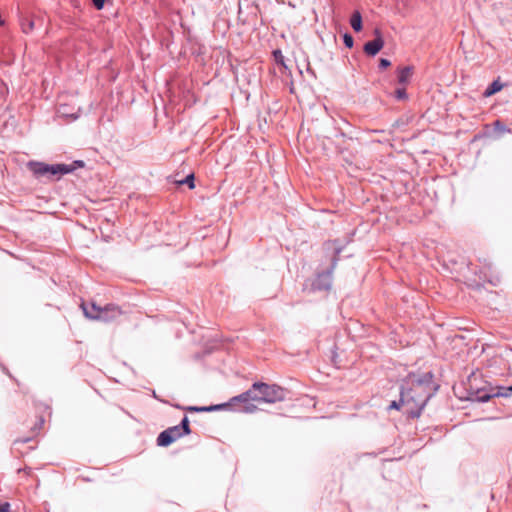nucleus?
<instances>
[{"label":"nucleus","instance_id":"nucleus-23","mask_svg":"<svg viewBox=\"0 0 512 512\" xmlns=\"http://www.w3.org/2000/svg\"><path fill=\"white\" fill-rule=\"evenodd\" d=\"M0 512H11L10 511V504L8 502L1 503L0 504Z\"/></svg>","mask_w":512,"mask_h":512},{"label":"nucleus","instance_id":"nucleus-8","mask_svg":"<svg viewBox=\"0 0 512 512\" xmlns=\"http://www.w3.org/2000/svg\"><path fill=\"white\" fill-rule=\"evenodd\" d=\"M251 400L252 401L261 402L259 391H258L257 388H254V384L246 392H244V393H242V394H240L238 396L233 397L231 399V402L232 403H236V402L247 403V402H249Z\"/></svg>","mask_w":512,"mask_h":512},{"label":"nucleus","instance_id":"nucleus-5","mask_svg":"<svg viewBox=\"0 0 512 512\" xmlns=\"http://www.w3.org/2000/svg\"><path fill=\"white\" fill-rule=\"evenodd\" d=\"M254 388L258 389L261 402L275 403L285 399V390L276 384L255 382Z\"/></svg>","mask_w":512,"mask_h":512},{"label":"nucleus","instance_id":"nucleus-21","mask_svg":"<svg viewBox=\"0 0 512 512\" xmlns=\"http://www.w3.org/2000/svg\"><path fill=\"white\" fill-rule=\"evenodd\" d=\"M93 5L98 9H102L105 3V0H92Z\"/></svg>","mask_w":512,"mask_h":512},{"label":"nucleus","instance_id":"nucleus-18","mask_svg":"<svg viewBox=\"0 0 512 512\" xmlns=\"http://www.w3.org/2000/svg\"><path fill=\"white\" fill-rule=\"evenodd\" d=\"M181 184H188L190 189L194 188V175L190 174L188 175L183 181L180 182Z\"/></svg>","mask_w":512,"mask_h":512},{"label":"nucleus","instance_id":"nucleus-3","mask_svg":"<svg viewBox=\"0 0 512 512\" xmlns=\"http://www.w3.org/2000/svg\"><path fill=\"white\" fill-rule=\"evenodd\" d=\"M345 244L339 240H330L323 244V249L327 255L332 256L331 267L328 271L317 275L313 282V288L315 290H328L332 285V273L335 269L338 256L343 251Z\"/></svg>","mask_w":512,"mask_h":512},{"label":"nucleus","instance_id":"nucleus-13","mask_svg":"<svg viewBox=\"0 0 512 512\" xmlns=\"http://www.w3.org/2000/svg\"><path fill=\"white\" fill-rule=\"evenodd\" d=\"M512 394V386L509 387H499L497 392L494 393L497 397H509Z\"/></svg>","mask_w":512,"mask_h":512},{"label":"nucleus","instance_id":"nucleus-22","mask_svg":"<svg viewBox=\"0 0 512 512\" xmlns=\"http://www.w3.org/2000/svg\"><path fill=\"white\" fill-rule=\"evenodd\" d=\"M401 406L405 407L401 401H392L391 404L389 405V408L390 409H399Z\"/></svg>","mask_w":512,"mask_h":512},{"label":"nucleus","instance_id":"nucleus-20","mask_svg":"<svg viewBox=\"0 0 512 512\" xmlns=\"http://www.w3.org/2000/svg\"><path fill=\"white\" fill-rule=\"evenodd\" d=\"M390 65H391V63H390V61H389V60H387V59H385V58L380 59L379 67H380L381 69H385V68L389 67Z\"/></svg>","mask_w":512,"mask_h":512},{"label":"nucleus","instance_id":"nucleus-16","mask_svg":"<svg viewBox=\"0 0 512 512\" xmlns=\"http://www.w3.org/2000/svg\"><path fill=\"white\" fill-rule=\"evenodd\" d=\"M395 97L398 100H405L407 98V93L404 87L398 88L395 91Z\"/></svg>","mask_w":512,"mask_h":512},{"label":"nucleus","instance_id":"nucleus-19","mask_svg":"<svg viewBox=\"0 0 512 512\" xmlns=\"http://www.w3.org/2000/svg\"><path fill=\"white\" fill-rule=\"evenodd\" d=\"M256 410V406L253 404H246L241 411L246 413H253Z\"/></svg>","mask_w":512,"mask_h":512},{"label":"nucleus","instance_id":"nucleus-11","mask_svg":"<svg viewBox=\"0 0 512 512\" xmlns=\"http://www.w3.org/2000/svg\"><path fill=\"white\" fill-rule=\"evenodd\" d=\"M503 85L499 81H493L484 92L485 97H490L493 94L499 92Z\"/></svg>","mask_w":512,"mask_h":512},{"label":"nucleus","instance_id":"nucleus-12","mask_svg":"<svg viewBox=\"0 0 512 512\" xmlns=\"http://www.w3.org/2000/svg\"><path fill=\"white\" fill-rule=\"evenodd\" d=\"M228 405L229 404H220V405H214V406H210V407H200V408L190 407L189 410H192V411H216V410H220Z\"/></svg>","mask_w":512,"mask_h":512},{"label":"nucleus","instance_id":"nucleus-25","mask_svg":"<svg viewBox=\"0 0 512 512\" xmlns=\"http://www.w3.org/2000/svg\"><path fill=\"white\" fill-rule=\"evenodd\" d=\"M278 54L280 55V54H281V52H280V51H275V52H274V55H275L276 57H277V55H278Z\"/></svg>","mask_w":512,"mask_h":512},{"label":"nucleus","instance_id":"nucleus-9","mask_svg":"<svg viewBox=\"0 0 512 512\" xmlns=\"http://www.w3.org/2000/svg\"><path fill=\"white\" fill-rule=\"evenodd\" d=\"M412 75L413 69L410 66L399 69L397 75L398 83L405 86L407 83H409Z\"/></svg>","mask_w":512,"mask_h":512},{"label":"nucleus","instance_id":"nucleus-14","mask_svg":"<svg viewBox=\"0 0 512 512\" xmlns=\"http://www.w3.org/2000/svg\"><path fill=\"white\" fill-rule=\"evenodd\" d=\"M180 428H181V432H182V436L183 435H187L190 433V427H189V420H188V417L185 416L181 423H180Z\"/></svg>","mask_w":512,"mask_h":512},{"label":"nucleus","instance_id":"nucleus-24","mask_svg":"<svg viewBox=\"0 0 512 512\" xmlns=\"http://www.w3.org/2000/svg\"><path fill=\"white\" fill-rule=\"evenodd\" d=\"M33 26H34L33 22H30L29 25H28V29H25L24 31L27 33L28 30H32L33 29Z\"/></svg>","mask_w":512,"mask_h":512},{"label":"nucleus","instance_id":"nucleus-2","mask_svg":"<svg viewBox=\"0 0 512 512\" xmlns=\"http://www.w3.org/2000/svg\"><path fill=\"white\" fill-rule=\"evenodd\" d=\"M75 165L83 166L82 161H75L73 164H47L39 161H29L27 168L37 179L56 180L63 175L69 174L75 170Z\"/></svg>","mask_w":512,"mask_h":512},{"label":"nucleus","instance_id":"nucleus-17","mask_svg":"<svg viewBox=\"0 0 512 512\" xmlns=\"http://www.w3.org/2000/svg\"><path fill=\"white\" fill-rule=\"evenodd\" d=\"M343 41H344V44H345L346 47H348V48L353 47L354 40H353V37L350 34L346 33L343 36Z\"/></svg>","mask_w":512,"mask_h":512},{"label":"nucleus","instance_id":"nucleus-15","mask_svg":"<svg viewBox=\"0 0 512 512\" xmlns=\"http://www.w3.org/2000/svg\"><path fill=\"white\" fill-rule=\"evenodd\" d=\"M492 397H496V396L494 395V393H493V394H489V393H486V392H479V393H478V395H477V400H478L479 402H487V401H489Z\"/></svg>","mask_w":512,"mask_h":512},{"label":"nucleus","instance_id":"nucleus-10","mask_svg":"<svg viewBox=\"0 0 512 512\" xmlns=\"http://www.w3.org/2000/svg\"><path fill=\"white\" fill-rule=\"evenodd\" d=\"M350 25L355 32L362 30V16L359 11H354L350 18Z\"/></svg>","mask_w":512,"mask_h":512},{"label":"nucleus","instance_id":"nucleus-7","mask_svg":"<svg viewBox=\"0 0 512 512\" xmlns=\"http://www.w3.org/2000/svg\"><path fill=\"white\" fill-rule=\"evenodd\" d=\"M374 34L375 39L372 41H368L364 45V52L369 56H375L384 46V40L382 38L380 30L375 29Z\"/></svg>","mask_w":512,"mask_h":512},{"label":"nucleus","instance_id":"nucleus-1","mask_svg":"<svg viewBox=\"0 0 512 512\" xmlns=\"http://www.w3.org/2000/svg\"><path fill=\"white\" fill-rule=\"evenodd\" d=\"M433 383L430 372L421 375L409 374L400 392V401L406 413L419 417L427 401L432 396Z\"/></svg>","mask_w":512,"mask_h":512},{"label":"nucleus","instance_id":"nucleus-6","mask_svg":"<svg viewBox=\"0 0 512 512\" xmlns=\"http://www.w3.org/2000/svg\"><path fill=\"white\" fill-rule=\"evenodd\" d=\"M182 436L180 426H173L162 431L157 437V445L166 447Z\"/></svg>","mask_w":512,"mask_h":512},{"label":"nucleus","instance_id":"nucleus-4","mask_svg":"<svg viewBox=\"0 0 512 512\" xmlns=\"http://www.w3.org/2000/svg\"><path fill=\"white\" fill-rule=\"evenodd\" d=\"M84 315L92 320H99L103 322H110L117 319L121 315V310L118 306L109 304L105 307H100L95 303L81 305Z\"/></svg>","mask_w":512,"mask_h":512}]
</instances>
